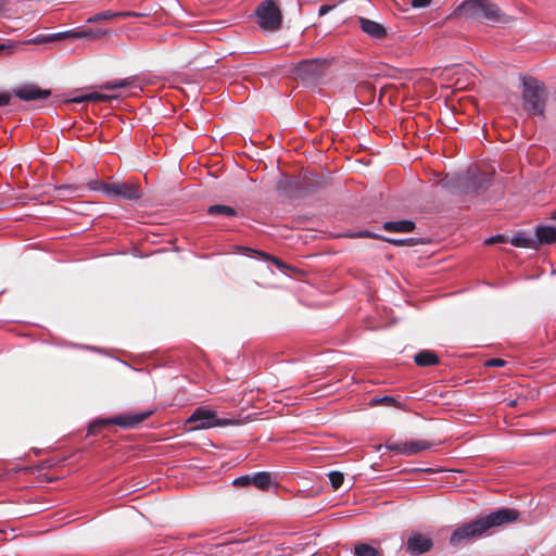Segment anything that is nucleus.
I'll return each instance as SVG.
<instances>
[{
	"label": "nucleus",
	"mask_w": 556,
	"mask_h": 556,
	"mask_svg": "<svg viewBox=\"0 0 556 556\" xmlns=\"http://www.w3.org/2000/svg\"><path fill=\"white\" fill-rule=\"evenodd\" d=\"M522 109L529 115H543L547 92L545 86L533 77L522 78Z\"/></svg>",
	"instance_id": "f257e3e1"
},
{
	"label": "nucleus",
	"mask_w": 556,
	"mask_h": 556,
	"mask_svg": "<svg viewBox=\"0 0 556 556\" xmlns=\"http://www.w3.org/2000/svg\"><path fill=\"white\" fill-rule=\"evenodd\" d=\"M459 17L477 21H497L498 8L488 0H466L455 11Z\"/></svg>",
	"instance_id": "f03ea898"
},
{
	"label": "nucleus",
	"mask_w": 556,
	"mask_h": 556,
	"mask_svg": "<svg viewBox=\"0 0 556 556\" xmlns=\"http://www.w3.org/2000/svg\"><path fill=\"white\" fill-rule=\"evenodd\" d=\"M256 16L258 26L264 31H276L282 23L281 12L271 0L264 1L257 7Z\"/></svg>",
	"instance_id": "7ed1b4c3"
},
{
	"label": "nucleus",
	"mask_w": 556,
	"mask_h": 556,
	"mask_svg": "<svg viewBox=\"0 0 556 556\" xmlns=\"http://www.w3.org/2000/svg\"><path fill=\"white\" fill-rule=\"evenodd\" d=\"M101 190L110 199L137 200L142 194L139 185L134 181L102 184Z\"/></svg>",
	"instance_id": "20e7f679"
},
{
	"label": "nucleus",
	"mask_w": 556,
	"mask_h": 556,
	"mask_svg": "<svg viewBox=\"0 0 556 556\" xmlns=\"http://www.w3.org/2000/svg\"><path fill=\"white\" fill-rule=\"evenodd\" d=\"M387 448L403 456H414L424 451L431 450L434 443L429 440H410L387 442Z\"/></svg>",
	"instance_id": "39448f33"
},
{
	"label": "nucleus",
	"mask_w": 556,
	"mask_h": 556,
	"mask_svg": "<svg viewBox=\"0 0 556 556\" xmlns=\"http://www.w3.org/2000/svg\"><path fill=\"white\" fill-rule=\"evenodd\" d=\"M188 422L198 424L195 429H208L217 426L229 425L227 419H219L215 410L198 407L187 419Z\"/></svg>",
	"instance_id": "423d86ee"
},
{
	"label": "nucleus",
	"mask_w": 556,
	"mask_h": 556,
	"mask_svg": "<svg viewBox=\"0 0 556 556\" xmlns=\"http://www.w3.org/2000/svg\"><path fill=\"white\" fill-rule=\"evenodd\" d=\"M518 518V511L511 508H503L479 518L482 522L484 532L490 528L501 526L506 522L514 521Z\"/></svg>",
	"instance_id": "0eeeda50"
},
{
	"label": "nucleus",
	"mask_w": 556,
	"mask_h": 556,
	"mask_svg": "<svg viewBox=\"0 0 556 556\" xmlns=\"http://www.w3.org/2000/svg\"><path fill=\"white\" fill-rule=\"evenodd\" d=\"M12 94L23 101L29 102L45 100L50 97L51 91L49 89H41L35 84H25L14 88Z\"/></svg>",
	"instance_id": "6e6552de"
},
{
	"label": "nucleus",
	"mask_w": 556,
	"mask_h": 556,
	"mask_svg": "<svg viewBox=\"0 0 556 556\" xmlns=\"http://www.w3.org/2000/svg\"><path fill=\"white\" fill-rule=\"evenodd\" d=\"M483 533H484V530L482 527V522H480V520L477 519L470 523L464 525V526L459 527L458 529H456L452 533L450 542L452 545H458L459 543H462L465 540H470V539L480 536Z\"/></svg>",
	"instance_id": "1a4fd4ad"
},
{
	"label": "nucleus",
	"mask_w": 556,
	"mask_h": 556,
	"mask_svg": "<svg viewBox=\"0 0 556 556\" xmlns=\"http://www.w3.org/2000/svg\"><path fill=\"white\" fill-rule=\"evenodd\" d=\"M110 31L106 29H70L60 31V40L65 38L87 39L90 41H97L102 37L109 35Z\"/></svg>",
	"instance_id": "9d476101"
},
{
	"label": "nucleus",
	"mask_w": 556,
	"mask_h": 556,
	"mask_svg": "<svg viewBox=\"0 0 556 556\" xmlns=\"http://www.w3.org/2000/svg\"><path fill=\"white\" fill-rule=\"evenodd\" d=\"M24 3L11 0H0V18L12 20L21 17L24 13Z\"/></svg>",
	"instance_id": "9b49d317"
},
{
	"label": "nucleus",
	"mask_w": 556,
	"mask_h": 556,
	"mask_svg": "<svg viewBox=\"0 0 556 556\" xmlns=\"http://www.w3.org/2000/svg\"><path fill=\"white\" fill-rule=\"evenodd\" d=\"M362 30L372 39H383L387 37V29L383 25L366 17H359Z\"/></svg>",
	"instance_id": "f8f14e48"
},
{
	"label": "nucleus",
	"mask_w": 556,
	"mask_h": 556,
	"mask_svg": "<svg viewBox=\"0 0 556 556\" xmlns=\"http://www.w3.org/2000/svg\"><path fill=\"white\" fill-rule=\"evenodd\" d=\"M431 546V539L424 534H414L407 540V551L412 554H422L429 551Z\"/></svg>",
	"instance_id": "ddd939ff"
},
{
	"label": "nucleus",
	"mask_w": 556,
	"mask_h": 556,
	"mask_svg": "<svg viewBox=\"0 0 556 556\" xmlns=\"http://www.w3.org/2000/svg\"><path fill=\"white\" fill-rule=\"evenodd\" d=\"M152 414L151 410H146L136 414H126L117 416L113 422L125 428H131L146 420Z\"/></svg>",
	"instance_id": "4468645a"
},
{
	"label": "nucleus",
	"mask_w": 556,
	"mask_h": 556,
	"mask_svg": "<svg viewBox=\"0 0 556 556\" xmlns=\"http://www.w3.org/2000/svg\"><path fill=\"white\" fill-rule=\"evenodd\" d=\"M137 15L135 12L124 11V12H115L112 10H106L100 13H97L87 18L88 24H98L105 21H111L116 17H126Z\"/></svg>",
	"instance_id": "2eb2a0df"
},
{
	"label": "nucleus",
	"mask_w": 556,
	"mask_h": 556,
	"mask_svg": "<svg viewBox=\"0 0 556 556\" xmlns=\"http://www.w3.org/2000/svg\"><path fill=\"white\" fill-rule=\"evenodd\" d=\"M535 236L540 243L551 244L556 242V224L539 226L535 230Z\"/></svg>",
	"instance_id": "dca6fc26"
},
{
	"label": "nucleus",
	"mask_w": 556,
	"mask_h": 556,
	"mask_svg": "<svg viewBox=\"0 0 556 556\" xmlns=\"http://www.w3.org/2000/svg\"><path fill=\"white\" fill-rule=\"evenodd\" d=\"M382 228L387 231L394 232H412L415 229V223L412 220H396V222H386L383 223Z\"/></svg>",
	"instance_id": "f3484780"
},
{
	"label": "nucleus",
	"mask_w": 556,
	"mask_h": 556,
	"mask_svg": "<svg viewBox=\"0 0 556 556\" xmlns=\"http://www.w3.org/2000/svg\"><path fill=\"white\" fill-rule=\"evenodd\" d=\"M252 552H248L245 549V543L244 542H232L228 545L224 546V549L222 551L223 556H245L251 555Z\"/></svg>",
	"instance_id": "a211bd4d"
},
{
	"label": "nucleus",
	"mask_w": 556,
	"mask_h": 556,
	"mask_svg": "<svg viewBox=\"0 0 556 556\" xmlns=\"http://www.w3.org/2000/svg\"><path fill=\"white\" fill-rule=\"evenodd\" d=\"M415 362L418 366H432L439 363L437 354L429 350H424L415 355Z\"/></svg>",
	"instance_id": "6ab92c4d"
},
{
	"label": "nucleus",
	"mask_w": 556,
	"mask_h": 556,
	"mask_svg": "<svg viewBox=\"0 0 556 556\" xmlns=\"http://www.w3.org/2000/svg\"><path fill=\"white\" fill-rule=\"evenodd\" d=\"M60 40L59 33L50 34V35H37L33 38H29L24 41H15L14 43H20V50H22V47L25 45H41L47 42H52Z\"/></svg>",
	"instance_id": "aec40b11"
},
{
	"label": "nucleus",
	"mask_w": 556,
	"mask_h": 556,
	"mask_svg": "<svg viewBox=\"0 0 556 556\" xmlns=\"http://www.w3.org/2000/svg\"><path fill=\"white\" fill-rule=\"evenodd\" d=\"M271 484V477L268 472H256L252 475V485L260 490H268Z\"/></svg>",
	"instance_id": "412c9836"
},
{
	"label": "nucleus",
	"mask_w": 556,
	"mask_h": 556,
	"mask_svg": "<svg viewBox=\"0 0 556 556\" xmlns=\"http://www.w3.org/2000/svg\"><path fill=\"white\" fill-rule=\"evenodd\" d=\"M111 98H112L111 96L105 94V93L89 92V93L73 98L72 102H75V103H81V102H87V101L104 102V101L110 100Z\"/></svg>",
	"instance_id": "4be33fe9"
},
{
	"label": "nucleus",
	"mask_w": 556,
	"mask_h": 556,
	"mask_svg": "<svg viewBox=\"0 0 556 556\" xmlns=\"http://www.w3.org/2000/svg\"><path fill=\"white\" fill-rule=\"evenodd\" d=\"M207 213L210 215H222L226 217H232L237 215V212L233 207L223 204L212 205L207 208Z\"/></svg>",
	"instance_id": "5701e85b"
},
{
	"label": "nucleus",
	"mask_w": 556,
	"mask_h": 556,
	"mask_svg": "<svg viewBox=\"0 0 556 556\" xmlns=\"http://www.w3.org/2000/svg\"><path fill=\"white\" fill-rule=\"evenodd\" d=\"M356 556H381V553L371 545L359 543L355 545Z\"/></svg>",
	"instance_id": "b1692460"
},
{
	"label": "nucleus",
	"mask_w": 556,
	"mask_h": 556,
	"mask_svg": "<svg viewBox=\"0 0 556 556\" xmlns=\"http://www.w3.org/2000/svg\"><path fill=\"white\" fill-rule=\"evenodd\" d=\"M329 480L334 490H338L344 480L343 473L339 471H331L329 473Z\"/></svg>",
	"instance_id": "393cba45"
},
{
	"label": "nucleus",
	"mask_w": 556,
	"mask_h": 556,
	"mask_svg": "<svg viewBox=\"0 0 556 556\" xmlns=\"http://www.w3.org/2000/svg\"><path fill=\"white\" fill-rule=\"evenodd\" d=\"M387 242L394 244V245H408L413 247L416 244V240L414 238L408 239H394V238H383Z\"/></svg>",
	"instance_id": "a878e982"
},
{
	"label": "nucleus",
	"mask_w": 556,
	"mask_h": 556,
	"mask_svg": "<svg viewBox=\"0 0 556 556\" xmlns=\"http://www.w3.org/2000/svg\"><path fill=\"white\" fill-rule=\"evenodd\" d=\"M20 51V43H0V54L7 53L12 54Z\"/></svg>",
	"instance_id": "bb28decb"
},
{
	"label": "nucleus",
	"mask_w": 556,
	"mask_h": 556,
	"mask_svg": "<svg viewBox=\"0 0 556 556\" xmlns=\"http://www.w3.org/2000/svg\"><path fill=\"white\" fill-rule=\"evenodd\" d=\"M236 486H247L252 484V475L241 476L233 480Z\"/></svg>",
	"instance_id": "cd10ccee"
},
{
	"label": "nucleus",
	"mask_w": 556,
	"mask_h": 556,
	"mask_svg": "<svg viewBox=\"0 0 556 556\" xmlns=\"http://www.w3.org/2000/svg\"><path fill=\"white\" fill-rule=\"evenodd\" d=\"M317 67V61H304L300 63V71L314 73Z\"/></svg>",
	"instance_id": "c85d7f7f"
},
{
	"label": "nucleus",
	"mask_w": 556,
	"mask_h": 556,
	"mask_svg": "<svg viewBox=\"0 0 556 556\" xmlns=\"http://www.w3.org/2000/svg\"><path fill=\"white\" fill-rule=\"evenodd\" d=\"M127 85L125 80H116L112 83H106L103 86H101V89H116V88H123Z\"/></svg>",
	"instance_id": "c756f323"
},
{
	"label": "nucleus",
	"mask_w": 556,
	"mask_h": 556,
	"mask_svg": "<svg viewBox=\"0 0 556 556\" xmlns=\"http://www.w3.org/2000/svg\"><path fill=\"white\" fill-rule=\"evenodd\" d=\"M506 362L502 358H491L485 362V366L489 367H503Z\"/></svg>",
	"instance_id": "7c9ffc66"
},
{
	"label": "nucleus",
	"mask_w": 556,
	"mask_h": 556,
	"mask_svg": "<svg viewBox=\"0 0 556 556\" xmlns=\"http://www.w3.org/2000/svg\"><path fill=\"white\" fill-rule=\"evenodd\" d=\"M11 101V93L10 92H0V108L9 105Z\"/></svg>",
	"instance_id": "2f4dec72"
},
{
	"label": "nucleus",
	"mask_w": 556,
	"mask_h": 556,
	"mask_svg": "<svg viewBox=\"0 0 556 556\" xmlns=\"http://www.w3.org/2000/svg\"><path fill=\"white\" fill-rule=\"evenodd\" d=\"M432 0H412L410 5L413 8H426Z\"/></svg>",
	"instance_id": "473e14b6"
},
{
	"label": "nucleus",
	"mask_w": 556,
	"mask_h": 556,
	"mask_svg": "<svg viewBox=\"0 0 556 556\" xmlns=\"http://www.w3.org/2000/svg\"><path fill=\"white\" fill-rule=\"evenodd\" d=\"M372 403H374V404H382V403H386V404H395V403H396V401H395L393 397L384 396V397H380V399H374V400H372Z\"/></svg>",
	"instance_id": "72a5a7b5"
},
{
	"label": "nucleus",
	"mask_w": 556,
	"mask_h": 556,
	"mask_svg": "<svg viewBox=\"0 0 556 556\" xmlns=\"http://www.w3.org/2000/svg\"><path fill=\"white\" fill-rule=\"evenodd\" d=\"M501 239H502V237H501V236L491 237V238H489V239L485 241V243H486V244L495 243V242L501 241Z\"/></svg>",
	"instance_id": "f704fd0d"
},
{
	"label": "nucleus",
	"mask_w": 556,
	"mask_h": 556,
	"mask_svg": "<svg viewBox=\"0 0 556 556\" xmlns=\"http://www.w3.org/2000/svg\"><path fill=\"white\" fill-rule=\"evenodd\" d=\"M328 11H329V8H328V7H326V5H323V7H320V9H319V14H320V15H324V14H326Z\"/></svg>",
	"instance_id": "c9c22d12"
},
{
	"label": "nucleus",
	"mask_w": 556,
	"mask_h": 556,
	"mask_svg": "<svg viewBox=\"0 0 556 556\" xmlns=\"http://www.w3.org/2000/svg\"><path fill=\"white\" fill-rule=\"evenodd\" d=\"M358 237H371V235L368 231H362L358 233Z\"/></svg>",
	"instance_id": "e433bc0d"
},
{
	"label": "nucleus",
	"mask_w": 556,
	"mask_h": 556,
	"mask_svg": "<svg viewBox=\"0 0 556 556\" xmlns=\"http://www.w3.org/2000/svg\"><path fill=\"white\" fill-rule=\"evenodd\" d=\"M552 219H553L554 224H556V211L553 213Z\"/></svg>",
	"instance_id": "4c0bfd02"
},
{
	"label": "nucleus",
	"mask_w": 556,
	"mask_h": 556,
	"mask_svg": "<svg viewBox=\"0 0 556 556\" xmlns=\"http://www.w3.org/2000/svg\"><path fill=\"white\" fill-rule=\"evenodd\" d=\"M278 266H282V263L279 261H275Z\"/></svg>",
	"instance_id": "58836bf2"
},
{
	"label": "nucleus",
	"mask_w": 556,
	"mask_h": 556,
	"mask_svg": "<svg viewBox=\"0 0 556 556\" xmlns=\"http://www.w3.org/2000/svg\"><path fill=\"white\" fill-rule=\"evenodd\" d=\"M513 243H514L515 245H519V242H518L517 240H514V241H513Z\"/></svg>",
	"instance_id": "ea45409f"
}]
</instances>
